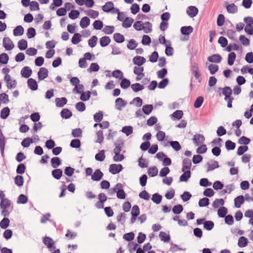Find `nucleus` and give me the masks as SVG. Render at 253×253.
Wrapping results in <instances>:
<instances>
[{
    "instance_id": "nucleus-1",
    "label": "nucleus",
    "mask_w": 253,
    "mask_h": 253,
    "mask_svg": "<svg viewBox=\"0 0 253 253\" xmlns=\"http://www.w3.org/2000/svg\"><path fill=\"white\" fill-rule=\"evenodd\" d=\"M0 200L1 214L4 217H7L13 210V205L11 201L6 197L5 194L2 191H0Z\"/></svg>"
},
{
    "instance_id": "nucleus-2",
    "label": "nucleus",
    "mask_w": 253,
    "mask_h": 253,
    "mask_svg": "<svg viewBox=\"0 0 253 253\" xmlns=\"http://www.w3.org/2000/svg\"><path fill=\"white\" fill-rule=\"evenodd\" d=\"M182 171L183 173L179 177L180 182H187L191 176L192 163L190 160L184 159L182 161Z\"/></svg>"
},
{
    "instance_id": "nucleus-3",
    "label": "nucleus",
    "mask_w": 253,
    "mask_h": 253,
    "mask_svg": "<svg viewBox=\"0 0 253 253\" xmlns=\"http://www.w3.org/2000/svg\"><path fill=\"white\" fill-rule=\"evenodd\" d=\"M95 56L93 53L87 52L84 53L83 57L80 58L78 61V65L80 68H86L88 66L87 61L94 60Z\"/></svg>"
},
{
    "instance_id": "nucleus-4",
    "label": "nucleus",
    "mask_w": 253,
    "mask_h": 253,
    "mask_svg": "<svg viewBox=\"0 0 253 253\" xmlns=\"http://www.w3.org/2000/svg\"><path fill=\"white\" fill-rule=\"evenodd\" d=\"M133 28L137 31L143 30L146 33H149L152 31V24L149 22L143 23L141 21L134 22Z\"/></svg>"
},
{
    "instance_id": "nucleus-5",
    "label": "nucleus",
    "mask_w": 253,
    "mask_h": 253,
    "mask_svg": "<svg viewBox=\"0 0 253 253\" xmlns=\"http://www.w3.org/2000/svg\"><path fill=\"white\" fill-rule=\"evenodd\" d=\"M122 149L120 146H117L113 150V160L116 162H121L125 158L123 153H121Z\"/></svg>"
},
{
    "instance_id": "nucleus-6",
    "label": "nucleus",
    "mask_w": 253,
    "mask_h": 253,
    "mask_svg": "<svg viewBox=\"0 0 253 253\" xmlns=\"http://www.w3.org/2000/svg\"><path fill=\"white\" fill-rule=\"evenodd\" d=\"M197 225L203 224L204 227L207 230H212L214 226L213 222L211 220H206L205 218H199L196 220Z\"/></svg>"
},
{
    "instance_id": "nucleus-7",
    "label": "nucleus",
    "mask_w": 253,
    "mask_h": 253,
    "mask_svg": "<svg viewBox=\"0 0 253 253\" xmlns=\"http://www.w3.org/2000/svg\"><path fill=\"white\" fill-rule=\"evenodd\" d=\"M114 191L116 193L117 197L120 199H125L126 194L123 190V186L121 183L117 184L114 187Z\"/></svg>"
},
{
    "instance_id": "nucleus-8",
    "label": "nucleus",
    "mask_w": 253,
    "mask_h": 253,
    "mask_svg": "<svg viewBox=\"0 0 253 253\" xmlns=\"http://www.w3.org/2000/svg\"><path fill=\"white\" fill-rule=\"evenodd\" d=\"M98 201L95 203V206L97 209H103L104 203L107 200V197L105 193H101L98 195Z\"/></svg>"
},
{
    "instance_id": "nucleus-9",
    "label": "nucleus",
    "mask_w": 253,
    "mask_h": 253,
    "mask_svg": "<svg viewBox=\"0 0 253 253\" xmlns=\"http://www.w3.org/2000/svg\"><path fill=\"white\" fill-rule=\"evenodd\" d=\"M49 72L48 69L45 67H41L37 73L38 79L39 81H42L48 77Z\"/></svg>"
},
{
    "instance_id": "nucleus-10",
    "label": "nucleus",
    "mask_w": 253,
    "mask_h": 253,
    "mask_svg": "<svg viewBox=\"0 0 253 253\" xmlns=\"http://www.w3.org/2000/svg\"><path fill=\"white\" fill-rule=\"evenodd\" d=\"M140 214V209L137 205H134L131 210L130 222L131 223L135 222L137 217Z\"/></svg>"
},
{
    "instance_id": "nucleus-11",
    "label": "nucleus",
    "mask_w": 253,
    "mask_h": 253,
    "mask_svg": "<svg viewBox=\"0 0 253 253\" xmlns=\"http://www.w3.org/2000/svg\"><path fill=\"white\" fill-rule=\"evenodd\" d=\"M123 169L121 164H113L109 166V171L113 174H116L120 173Z\"/></svg>"
},
{
    "instance_id": "nucleus-12",
    "label": "nucleus",
    "mask_w": 253,
    "mask_h": 253,
    "mask_svg": "<svg viewBox=\"0 0 253 253\" xmlns=\"http://www.w3.org/2000/svg\"><path fill=\"white\" fill-rule=\"evenodd\" d=\"M4 81L6 83V87L8 89H11L15 88L17 86L16 81L12 78L11 76L3 78Z\"/></svg>"
},
{
    "instance_id": "nucleus-13",
    "label": "nucleus",
    "mask_w": 253,
    "mask_h": 253,
    "mask_svg": "<svg viewBox=\"0 0 253 253\" xmlns=\"http://www.w3.org/2000/svg\"><path fill=\"white\" fill-rule=\"evenodd\" d=\"M144 68L142 67H134L133 73L136 75V81L142 80L144 77Z\"/></svg>"
},
{
    "instance_id": "nucleus-14",
    "label": "nucleus",
    "mask_w": 253,
    "mask_h": 253,
    "mask_svg": "<svg viewBox=\"0 0 253 253\" xmlns=\"http://www.w3.org/2000/svg\"><path fill=\"white\" fill-rule=\"evenodd\" d=\"M75 2L79 5H84L87 8H91L95 4L94 0H75Z\"/></svg>"
},
{
    "instance_id": "nucleus-15",
    "label": "nucleus",
    "mask_w": 253,
    "mask_h": 253,
    "mask_svg": "<svg viewBox=\"0 0 253 253\" xmlns=\"http://www.w3.org/2000/svg\"><path fill=\"white\" fill-rule=\"evenodd\" d=\"M2 45L7 50L12 49L14 46L13 42L8 37H5L3 39Z\"/></svg>"
},
{
    "instance_id": "nucleus-16",
    "label": "nucleus",
    "mask_w": 253,
    "mask_h": 253,
    "mask_svg": "<svg viewBox=\"0 0 253 253\" xmlns=\"http://www.w3.org/2000/svg\"><path fill=\"white\" fill-rule=\"evenodd\" d=\"M43 243L50 250L55 248L54 241L49 237H45L43 239Z\"/></svg>"
},
{
    "instance_id": "nucleus-17",
    "label": "nucleus",
    "mask_w": 253,
    "mask_h": 253,
    "mask_svg": "<svg viewBox=\"0 0 253 253\" xmlns=\"http://www.w3.org/2000/svg\"><path fill=\"white\" fill-rule=\"evenodd\" d=\"M33 71L29 66H25L20 71L21 76L25 78H29L32 74Z\"/></svg>"
},
{
    "instance_id": "nucleus-18",
    "label": "nucleus",
    "mask_w": 253,
    "mask_h": 253,
    "mask_svg": "<svg viewBox=\"0 0 253 253\" xmlns=\"http://www.w3.org/2000/svg\"><path fill=\"white\" fill-rule=\"evenodd\" d=\"M27 85L28 87L33 91L37 90L38 89L37 81L33 78H29L27 80Z\"/></svg>"
},
{
    "instance_id": "nucleus-19",
    "label": "nucleus",
    "mask_w": 253,
    "mask_h": 253,
    "mask_svg": "<svg viewBox=\"0 0 253 253\" xmlns=\"http://www.w3.org/2000/svg\"><path fill=\"white\" fill-rule=\"evenodd\" d=\"M132 62L134 64L137 65V67H141L146 62V59L140 56H135L133 59Z\"/></svg>"
},
{
    "instance_id": "nucleus-20",
    "label": "nucleus",
    "mask_w": 253,
    "mask_h": 253,
    "mask_svg": "<svg viewBox=\"0 0 253 253\" xmlns=\"http://www.w3.org/2000/svg\"><path fill=\"white\" fill-rule=\"evenodd\" d=\"M193 140L196 145H199L204 143L205 140V138L203 135L197 134L194 136Z\"/></svg>"
},
{
    "instance_id": "nucleus-21",
    "label": "nucleus",
    "mask_w": 253,
    "mask_h": 253,
    "mask_svg": "<svg viewBox=\"0 0 253 253\" xmlns=\"http://www.w3.org/2000/svg\"><path fill=\"white\" fill-rule=\"evenodd\" d=\"M183 116V112L181 110H176L170 115L171 119L173 121L180 120Z\"/></svg>"
},
{
    "instance_id": "nucleus-22",
    "label": "nucleus",
    "mask_w": 253,
    "mask_h": 253,
    "mask_svg": "<svg viewBox=\"0 0 253 253\" xmlns=\"http://www.w3.org/2000/svg\"><path fill=\"white\" fill-rule=\"evenodd\" d=\"M208 60L210 62L218 63L221 62L222 57L218 54H214L209 56Z\"/></svg>"
},
{
    "instance_id": "nucleus-23",
    "label": "nucleus",
    "mask_w": 253,
    "mask_h": 253,
    "mask_svg": "<svg viewBox=\"0 0 253 253\" xmlns=\"http://www.w3.org/2000/svg\"><path fill=\"white\" fill-rule=\"evenodd\" d=\"M193 32V28L191 26H183L180 28V32L182 35L189 36Z\"/></svg>"
},
{
    "instance_id": "nucleus-24",
    "label": "nucleus",
    "mask_w": 253,
    "mask_h": 253,
    "mask_svg": "<svg viewBox=\"0 0 253 253\" xmlns=\"http://www.w3.org/2000/svg\"><path fill=\"white\" fill-rule=\"evenodd\" d=\"M103 176V173L100 170L97 169L91 175V179L94 181H99Z\"/></svg>"
},
{
    "instance_id": "nucleus-25",
    "label": "nucleus",
    "mask_w": 253,
    "mask_h": 253,
    "mask_svg": "<svg viewBox=\"0 0 253 253\" xmlns=\"http://www.w3.org/2000/svg\"><path fill=\"white\" fill-rule=\"evenodd\" d=\"M249 243V241L247 238L244 236H241L238 239V246L240 248H244L248 246Z\"/></svg>"
},
{
    "instance_id": "nucleus-26",
    "label": "nucleus",
    "mask_w": 253,
    "mask_h": 253,
    "mask_svg": "<svg viewBox=\"0 0 253 253\" xmlns=\"http://www.w3.org/2000/svg\"><path fill=\"white\" fill-rule=\"evenodd\" d=\"M245 216L249 218V224L253 226V210L249 209L246 210L244 213Z\"/></svg>"
},
{
    "instance_id": "nucleus-27",
    "label": "nucleus",
    "mask_w": 253,
    "mask_h": 253,
    "mask_svg": "<svg viewBox=\"0 0 253 253\" xmlns=\"http://www.w3.org/2000/svg\"><path fill=\"white\" fill-rule=\"evenodd\" d=\"M126 105V102L122 98H118L115 101V106L118 110H122Z\"/></svg>"
},
{
    "instance_id": "nucleus-28",
    "label": "nucleus",
    "mask_w": 253,
    "mask_h": 253,
    "mask_svg": "<svg viewBox=\"0 0 253 253\" xmlns=\"http://www.w3.org/2000/svg\"><path fill=\"white\" fill-rule=\"evenodd\" d=\"M198 12V9L195 6H190L187 9V13L191 17L196 16Z\"/></svg>"
},
{
    "instance_id": "nucleus-29",
    "label": "nucleus",
    "mask_w": 253,
    "mask_h": 253,
    "mask_svg": "<svg viewBox=\"0 0 253 253\" xmlns=\"http://www.w3.org/2000/svg\"><path fill=\"white\" fill-rule=\"evenodd\" d=\"M111 54L113 55H120L122 53V50L120 47L116 44H112L111 45Z\"/></svg>"
},
{
    "instance_id": "nucleus-30",
    "label": "nucleus",
    "mask_w": 253,
    "mask_h": 253,
    "mask_svg": "<svg viewBox=\"0 0 253 253\" xmlns=\"http://www.w3.org/2000/svg\"><path fill=\"white\" fill-rule=\"evenodd\" d=\"M90 21L88 17L85 16L83 17L80 22V26L83 29L87 28L90 24Z\"/></svg>"
},
{
    "instance_id": "nucleus-31",
    "label": "nucleus",
    "mask_w": 253,
    "mask_h": 253,
    "mask_svg": "<svg viewBox=\"0 0 253 253\" xmlns=\"http://www.w3.org/2000/svg\"><path fill=\"white\" fill-rule=\"evenodd\" d=\"M99 42L101 46L106 47L110 43L111 39L109 37L103 36L100 39Z\"/></svg>"
},
{
    "instance_id": "nucleus-32",
    "label": "nucleus",
    "mask_w": 253,
    "mask_h": 253,
    "mask_svg": "<svg viewBox=\"0 0 253 253\" xmlns=\"http://www.w3.org/2000/svg\"><path fill=\"white\" fill-rule=\"evenodd\" d=\"M100 69L99 65L95 62L91 63L89 67L88 68L87 71L88 73H91L92 72H97Z\"/></svg>"
},
{
    "instance_id": "nucleus-33",
    "label": "nucleus",
    "mask_w": 253,
    "mask_h": 253,
    "mask_svg": "<svg viewBox=\"0 0 253 253\" xmlns=\"http://www.w3.org/2000/svg\"><path fill=\"white\" fill-rule=\"evenodd\" d=\"M154 107L153 105L147 104L142 107V111L146 115H150L153 111Z\"/></svg>"
},
{
    "instance_id": "nucleus-34",
    "label": "nucleus",
    "mask_w": 253,
    "mask_h": 253,
    "mask_svg": "<svg viewBox=\"0 0 253 253\" xmlns=\"http://www.w3.org/2000/svg\"><path fill=\"white\" fill-rule=\"evenodd\" d=\"M95 142L101 144L104 140V136L103 131L101 130H98L96 132L95 135Z\"/></svg>"
},
{
    "instance_id": "nucleus-35",
    "label": "nucleus",
    "mask_w": 253,
    "mask_h": 253,
    "mask_svg": "<svg viewBox=\"0 0 253 253\" xmlns=\"http://www.w3.org/2000/svg\"><path fill=\"white\" fill-rule=\"evenodd\" d=\"M82 36L78 33H75L73 36L71 42L74 44H77L82 41Z\"/></svg>"
},
{
    "instance_id": "nucleus-36",
    "label": "nucleus",
    "mask_w": 253,
    "mask_h": 253,
    "mask_svg": "<svg viewBox=\"0 0 253 253\" xmlns=\"http://www.w3.org/2000/svg\"><path fill=\"white\" fill-rule=\"evenodd\" d=\"M244 201L245 199L243 196H239L237 197L234 199L235 206L237 208H240L242 205L244 203Z\"/></svg>"
},
{
    "instance_id": "nucleus-37",
    "label": "nucleus",
    "mask_w": 253,
    "mask_h": 253,
    "mask_svg": "<svg viewBox=\"0 0 253 253\" xmlns=\"http://www.w3.org/2000/svg\"><path fill=\"white\" fill-rule=\"evenodd\" d=\"M55 102L57 107H62L67 103V100L65 97L57 98Z\"/></svg>"
},
{
    "instance_id": "nucleus-38",
    "label": "nucleus",
    "mask_w": 253,
    "mask_h": 253,
    "mask_svg": "<svg viewBox=\"0 0 253 253\" xmlns=\"http://www.w3.org/2000/svg\"><path fill=\"white\" fill-rule=\"evenodd\" d=\"M159 237L161 241L164 242H169L170 240V236L169 234L163 231L160 232Z\"/></svg>"
},
{
    "instance_id": "nucleus-39",
    "label": "nucleus",
    "mask_w": 253,
    "mask_h": 253,
    "mask_svg": "<svg viewBox=\"0 0 253 253\" xmlns=\"http://www.w3.org/2000/svg\"><path fill=\"white\" fill-rule=\"evenodd\" d=\"M236 58V54L234 52H231L229 53L227 58V63L230 66L234 64V63Z\"/></svg>"
},
{
    "instance_id": "nucleus-40",
    "label": "nucleus",
    "mask_w": 253,
    "mask_h": 253,
    "mask_svg": "<svg viewBox=\"0 0 253 253\" xmlns=\"http://www.w3.org/2000/svg\"><path fill=\"white\" fill-rule=\"evenodd\" d=\"M232 89L230 87L226 86L223 89L222 93L225 96V100H227V99L233 98L231 96L232 94Z\"/></svg>"
},
{
    "instance_id": "nucleus-41",
    "label": "nucleus",
    "mask_w": 253,
    "mask_h": 253,
    "mask_svg": "<svg viewBox=\"0 0 253 253\" xmlns=\"http://www.w3.org/2000/svg\"><path fill=\"white\" fill-rule=\"evenodd\" d=\"M24 32V29L22 26L19 25L16 27L13 30V35L15 36H22Z\"/></svg>"
},
{
    "instance_id": "nucleus-42",
    "label": "nucleus",
    "mask_w": 253,
    "mask_h": 253,
    "mask_svg": "<svg viewBox=\"0 0 253 253\" xmlns=\"http://www.w3.org/2000/svg\"><path fill=\"white\" fill-rule=\"evenodd\" d=\"M173 220L176 221L179 226H186L188 225V222L186 220L180 218V216H175L173 218Z\"/></svg>"
},
{
    "instance_id": "nucleus-43",
    "label": "nucleus",
    "mask_w": 253,
    "mask_h": 253,
    "mask_svg": "<svg viewBox=\"0 0 253 253\" xmlns=\"http://www.w3.org/2000/svg\"><path fill=\"white\" fill-rule=\"evenodd\" d=\"M133 21L134 20L132 18L127 17L123 21L122 26L125 28H128L132 25Z\"/></svg>"
},
{
    "instance_id": "nucleus-44",
    "label": "nucleus",
    "mask_w": 253,
    "mask_h": 253,
    "mask_svg": "<svg viewBox=\"0 0 253 253\" xmlns=\"http://www.w3.org/2000/svg\"><path fill=\"white\" fill-rule=\"evenodd\" d=\"M226 7L227 11L230 13H235L238 11L237 6L234 3L227 4Z\"/></svg>"
},
{
    "instance_id": "nucleus-45",
    "label": "nucleus",
    "mask_w": 253,
    "mask_h": 253,
    "mask_svg": "<svg viewBox=\"0 0 253 253\" xmlns=\"http://www.w3.org/2000/svg\"><path fill=\"white\" fill-rule=\"evenodd\" d=\"M114 7L113 2H107L102 6V10L105 12H109L114 9Z\"/></svg>"
},
{
    "instance_id": "nucleus-46",
    "label": "nucleus",
    "mask_w": 253,
    "mask_h": 253,
    "mask_svg": "<svg viewBox=\"0 0 253 253\" xmlns=\"http://www.w3.org/2000/svg\"><path fill=\"white\" fill-rule=\"evenodd\" d=\"M97 41L98 38L96 36H92L88 40V46L91 48L94 47L97 44Z\"/></svg>"
},
{
    "instance_id": "nucleus-47",
    "label": "nucleus",
    "mask_w": 253,
    "mask_h": 253,
    "mask_svg": "<svg viewBox=\"0 0 253 253\" xmlns=\"http://www.w3.org/2000/svg\"><path fill=\"white\" fill-rule=\"evenodd\" d=\"M10 220L7 217H4L0 222V227L6 229L9 225Z\"/></svg>"
},
{
    "instance_id": "nucleus-48",
    "label": "nucleus",
    "mask_w": 253,
    "mask_h": 253,
    "mask_svg": "<svg viewBox=\"0 0 253 253\" xmlns=\"http://www.w3.org/2000/svg\"><path fill=\"white\" fill-rule=\"evenodd\" d=\"M224 204V201L222 199H216L212 203V207L214 208H220V207H223L222 206Z\"/></svg>"
},
{
    "instance_id": "nucleus-49",
    "label": "nucleus",
    "mask_w": 253,
    "mask_h": 253,
    "mask_svg": "<svg viewBox=\"0 0 253 253\" xmlns=\"http://www.w3.org/2000/svg\"><path fill=\"white\" fill-rule=\"evenodd\" d=\"M86 14L90 18L95 19L99 16V12L93 9H89L86 11Z\"/></svg>"
},
{
    "instance_id": "nucleus-50",
    "label": "nucleus",
    "mask_w": 253,
    "mask_h": 253,
    "mask_svg": "<svg viewBox=\"0 0 253 253\" xmlns=\"http://www.w3.org/2000/svg\"><path fill=\"white\" fill-rule=\"evenodd\" d=\"M158 173V169L156 167H152L148 169V174L151 177L156 176Z\"/></svg>"
},
{
    "instance_id": "nucleus-51",
    "label": "nucleus",
    "mask_w": 253,
    "mask_h": 253,
    "mask_svg": "<svg viewBox=\"0 0 253 253\" xmlns=\"http://www.w3.org/2000/svg\"><path fill=\"white\" fill-rule=\"evenodd\" d=\"M130 10L132 14L135 15L140 11L139 5L136 3H132L130 7Z\"/></svg>"
},
{
    "instance_id": "nucleus-52",
    "label": "nucleus",
    "mask_w": 253,
    "mask_h": 253,
    "mask_svg": "<svg viewBox=\"0 0 253 253\" xmlns=\"http://www.w3.org/2000/svg\"><path fill=\"white\" fill-rule=\"evenodd\" d=\"M228 212V210L224 207H220L217 211V214L220 217H224Z\"/></svg>"
},
{
    "instance_id": "nucleus-53",
    "label": "nucleus",
    "mask_w": 253,
    "mask_h": 253,
    "mask_svg": "<svg viewBox=\"0 0 253 253\" xmlns=\"http://www.w3.org/2000/svg\"><path fill=\"white\" fill-rule=\"evenodd\" d=\"M113 39L115 42L122 43L125 41L124 36L120 33H115L113 36Z\"/></svg>"
},
{
    "instance_id": "nucleus-54",
    "label": "nucleus",
    "mask_w": 253,
    "mask_h": 253,
    "mask_svg": "<svg viewBox=\"0 0 253 253\" xmlns=\"http://www.w3.org/2000/svg\"><path fill=\"white\" fill-rule=\"evenodd\" d=\"M156 137L158 141H163L165 140L166 134L164 131L159 130L156 133Z\"/></svg>"
},
{
    "instance_id": "nucleus-55",
    "label": "nucleus",
    "mask_w": 253,
    "mask_h": 253,
    "mask_svg": "<svg viewBox=\"0 0 253 253\" xmlns=\"http://www.w3.org/2000/svg\"><path fill=\"white\" fill-rule=\"evenodd\" d=\"M97 126H99L100 128L106 129L109 127L110 124L108 121H103L102 123H95L93 125L94 128L96 127Z\"/></svg>"
},
{
    "instance_id": "nucleus-56",
    "label": "nucleus",
    "mask_w": 253,
    "mask_h": 253,
    "mask_svg": "<svg viewBox=\"0 0 253 253\" xmlns=\"http://www.w3.org/2000/svg\"><path fill=\"white\" fill-rule=\"evenodd\" d=\"M18 47L21 50H24L27 49L28 47V42L25 40H21L18 42Z\"/></svg>"
},
{
    "instance_id": "nucleus-57",
    "label": "nucleus",
    "mask_w": 253,
    "mask_h": 253,
    "mask_svg": "<svg viewBox=\"0 0 253 253\" xmlns=\"http://www.w3.org/2000/svg\"><path fill=\"white\" fill-rule=\"evenodd\" d=\"M95 158L96 160L102 162L105 159V154L104 150L100 151L97 154L95 155Z\"/></svg>"
},
{
    "instance_id": "nucleus-58",
    "label": "nucleus",
    "mask_w": 253,
    "mask_h": 253,
    "mask_svg": "<svg viewBox=\"0 0 253 253\" xmlns=\"http://www.w3.org/2000/svg\"><path fill=\"white\" fill-rule=\"evenodd\" d=\"M130 85V81L126 78H122L120 83V86L123 89H126Z\"/></svg>"
},
{
    "instance_id": "nucleus-59",
    "label": "nucleus",
    "mask_w": 253,
    "mask_h": 253,
    "mask_svg": "<svg viewBox=\"0 0 253 253\" xmlns=\"http://www.w3.org/2000/svg\"><path fill=\"white\" fill-rule=\"evenodd\" d=\"M112 76L116 79H122L123 78L124 74L121 70L117 69L112 72Z\"/></svg>"
},
{
    "instance_id": "nucleus-60",
    "label": "nucleus",
    "mask_w": 253,
    "mask_h": 253,
    "mask_svg": "<svg viewBox=\"0 0 253 253\" xmlns=\"http://www.w3.org/2000/svg\"><path fill=\"white\" fill-rule=\"evenodd\" d=\"M91 93L89 91L83 92L81 93L80 99L83 101H86L89 99Z\"/></svg>"
},
{
    "instance_id": "nucleus-61",
    "label": "nucleus",
    "mask_w": 253,
    "mask_h": 253,
    "mask_svg": "<svg viewBox=\"0 0 253 253\" xmlns=\"http://www.w3.org/2000/svg\"><path fill=\"white\" fill-rule=\"evenodd\" d=\"M103 118V113L102 111H99L95 114H94L93 116V119L96 122H101Z\"/></svg>"
},
{
    "instance_id": "nucleus-62",
    "label": "nucleus",
    "mask_w": 253,
    "mask_h": 253,
    "mask_svg": "<svg viewBox=\"0 0 253 253\" xmlns=\"http://www.w3.org/2000/svg\"><path fill=\"white\" fill-rule=\"evenodd\" d=\"M9 60L8 55L5 53L0 54V63L2 64H6Z\"/></svg>"
},
{
    "instance_id": "nucleus-63",
    "label": "nucleus",
    "mask_w": 253,
    "mask_h": 253,
    "mask_svg": "<svg viewBox=\"0 0 253 253\" xmlns=\"http://www.w3.org/2000/svg\"><path fill=\"white\" fill-rule=\"evenodd\" d=\"M130 87L132 90L134 92H138L142 90L144 88L143 85L138 84L135 83L130 85Z\"/></svg>"
},
{
    "instance_id": "nucleus-64",
    "label": "nucleus",
    "mask_w": 253,
    "mask_h": 253,
    "mask_svg": "<svg viewBox=\"0 0 253 253\" xmlns=\"http://www.w3.org/2000/svg\"><path fill=\"white\" fill-rule=\"evenodd\" d=\"M80 12L77 10H72L69 13V17L71 19H76L80 16Z\"/></svg>"
}]
</instances>
